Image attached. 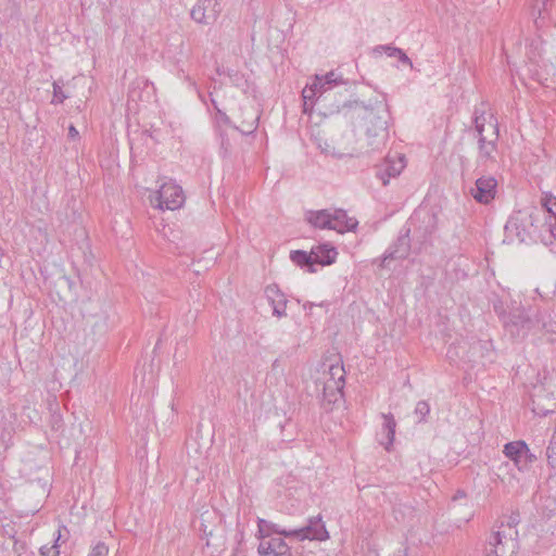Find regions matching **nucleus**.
Returning <instances> with one entry per match:
<instances>
[{"label": "nucleus", "instance_id": "nucleus-1", "mask_svg": "<svg viewBox=\"0 0 556 556\" xmlns=\"http://www.w3.org/2000/svg\"><path fill=\"white\" fill-rule=\"evenodd\" d=\"M345 384V370L338 361L336 363L324 362L318 370L316 387L323 392V400L328 403H337L342 397Z\"/></svg>", "mask_w": 556, "mask_h": 556}, {"label": "nucleus", "instance_id": "nucleus-2", "mask_svg": "<svg viewBox=\"0 0 556 556\" xmlns=\"http://www.w3.org/2000/svg\"><path fill=\"white\" fill-rule=\"evenodd\" d=\"M542 216H545L544 212L538 208L518 211L509 218L505 229L520 242H527L535 237L545 240L541 229Z\"/></svg>", "mask_w": 556, "mask_h": 556}, {"label": "nucleus", "instance_id": "nucleus-3", "mask_svg": "<svg viewBox=\"0 0 556 556\" xmlns=\"http://www.w3.org/2000/svg\"><path fill=\"white\" fill-rule=\"evenodd\" d=\"M305 219L314 228L336 230L339 233L353 231L358 225L356 218L348 216L340 208L308 211Z\"/></svg>", "mask_w": 556, "mask_h": 556}, {"label": "nucleus", "instance_id": "nucleus-4", "mask_svg": "<svg viewBox=\"0 0 556 556\" xmlns=\"http://www.w3.org/2000/svg\"><path fill=\"white\" fill-rule=\"evenodd\" d=\"M475 128L478 134L479 159L483 162L494 161L498 139L496 118L492 114H478L476 111Z\"/></svg>", "mask_w": 556, "mask_h": 556}, {"label": "nucleus", "instance_id": "nucleus-5", "mask_svg": "<svg viewBox=\"0 0 556 556\" xmlns=\"http://www.w3.org/2000/svg\"><path fill=\"white\" fill-rule=\"evenodd\" d=\"M519 548L518 530L509 526H496L491 532L485 548V556H516Z\"/></svg>", "mask_w": 556, "mask_h": 556}, {"label": "nucleus", "instance_id": "nucleus-6", "mask_svg": "<svg viewBox=\"0 0 556 556\" xmlns=\"http://www.w3.org/2000/svg\"><path fill=\"white\" fill-rule=\"evenodd\" d=\"M346 81L342 75L331 71L325 75H315L312 83L307 84L302 91L304 100V112L307 111V103L313 102L316 98H319L325 92L333 89L337 86L345 85Z\"/></svg>", "mask_w": 556, "mask_h": 556}, {"label": "nucleus", "instance_id": "nucleus-7", "mask_svg": "<svg viewBox=\"0 0 556 556\" xmlns=\"http://www.w3.org/2000/svg\"><path fill=\"white\" fill-rule=\"evenodd\" d=\"M270 531L271 535L278 534L283 535L286 538L293 536L299 540L323 541L328 538V532L325 528V525L321 522V518L319 516L311 518L307 526L294 530L281 529L278 525L271 522Z\"/></svg>", "mask_w": 556, "mask_h": 556}, {"label": "nucleus", "instance_id": "nucleus-8", "mask_svg": "<svg viewBox=\"0 0 556 556\" xmlns=\"http://www.w3.org/2000/svg\"><path fill=\"white\" fill-rule=\"evenodd\" d=\"M185 202V195L181 187L173 181L164 182L151 198V203L160 210H177Z\"/></svg>", "mask_w": 556, "mask_h": 556}, {"label": "nucleus", "instance_id": "nucleus-9", "mask_svg": "<svg viewBox=\"0 0 556 556\" xmlns=\"http://www.w3.org/2000/svg\"><path fill=\"white\" fill-rule=\"evenodd\" d=\"M551 382L535 386L532 397V412L539 416H546L556 410V386L552 389Z\"/></svg>", "mask_w": 556, "mask_h": 556}, {"label": "nucleus", "instance_id": "nucleus-10", "mask_svg": "<svg viewBox=\"0 0 556 556\" xmlns=\"http://www.w3.org/2000/svg\"><path fill=\"white\" fill-rule=\"evenodd\" d=\"M223 7L219 0H197L190 11L192 21L197 24L210 26L219 17Z\"/></svg>", "mask_w": 556, "mask_h": 556}, {"label": "nucleus", "instance_id": "nucleus-11", "mask_svg": "<svg viewBox=\"0 0 556 556\" xmlns=\"http://www.w3.org/2000/svg\"><path fill=\"white\" fill-rule=\"evenodd\" d=\"M518 318H522V329H519L518 320L509 319V321L506 323V329L513 337H525L530 332H536L547 328V324L544 321V318L540 313L534 316H530L525 311H518Z\"/></svg>", "mask_w": 556, "mask_h": 556}, {"label": "nucleus", "instance_id": "nucleus-12", "mask_svg": "<svg viewBox=\"0 0 556 556\" xmlns=\"http://www.w3.org/2000/svg\"><path fill=\"white\" fill-rule=\"evenodd\" d=\"M405 167L404 155L395 153L388 155L386 160L379 165L377 170L378 178L386 186L391 178L399 176Z\"/></svg>", "mask_w": 556, "mask_h": 556}, {"label": "nucleus", "instance_id": "nucleus-13", "mask_svg": "<svg viewBox=\"0 0 556 556\" xmlns=\"http://www.w3.org/2000/svg\"><path fill=\"white\" fill-rule=\"evenodd\" d=\"M496 186L497 181L494 177L482 176L476 180L470 193L477 202L486 204L494 199Z\"/></svg>", "mask_w": 556, "mask_h": 556}, {"label": "nucleus", "instance_id": "nucleus-14", "mask_svg": "<svg viewBox=\"0 0 556 556\" xmlns=\"http://www.w3.org/2000/svg\"><path fill=\"white\" fill-rule=\"evenodd\" d=\"M410 250L409 229L401 233L393 245H391L381 258L380 266L388 267L390 261L405 258Z\"/></svg>", "mask_w": 556, "mask_h": 556}, {"label": "nucleus", "instance_id": "nucleus-15", "mask_svg": "<svg viewBox=\"0 0 556 556\" xmlns=\"http://www.w3.org/2000/svg\"><path fill=\"white\" fill-rule=\"evenodd\" d=\"M378 119V130L372 132L371 128H366L367 146L371 151H380L382 148H384L389 137L387 114L383 113V115L379 116Z\"/></svg>", "mask_w": 556, "mask_h": 556}, {"label": "nucleus", "instance_id": "nucleus-16", "mask_svg": "<svg viewBox=\"0 0 556 556\" xmlns=\"http://www.w3.org/2000/svg\"><path fill=\"white\" fill-rule=\"evenodd\" d=\"M257 552L260 556H290V547L280 536L263 540L258 544Z\"/></svg>", "mask_w": 556, "mask_h": 556}, {"label": "nucleus", "instance_id": "nucleus-17", "mask_svg": "<svg viewBox=\"0 0 556 556\" xmlns=\"http://www.w3.org/2000/svg\"><path fill=\"white\" fill-rule=\"evenodd\" d=\"M265 295L273 307V315L282 318L287 316V296L277 285H269L265 289Z\"/></svg>", "mask_w": 556, "mask_h": 556}, {"label": "nucleus", "instance_id": "nucleus-18", "mask_svg": "<svg viewBox=\"0 0 556 556\" xmlns=\"http://www.w3.org/2000/svg\"><path fill=\"white\" fill-rule=\"evenodd\" d=\"M241 111V122L240 125L236 128L240 130L242 134L249 135L252 134L258 123V112L251 104H245L240 108Z\"/></svg>", "mask_w": 556, "mask_h": 556}, {"label": "nucleus", "instance_id": "nucleus-19", "mask_svg": "<svg viewBox=\"0 0 556 556\" xmlns=\"http://www.w3.org/2000/svg\"><path fill=\"white\" fill-rule=\"evenodd\" d=\"M528 452L529 447L523 441L509 442L504 446L505 456L513 460L519 470L523 469L522 460L523 456H528Z\"/></svg>", "mask_w": 556, "mask_h": 556}, {"label": "nucleus", "instance_id": "nucleus-20", "mask_svg": "<svg viewBox=\"0 0 556 556\" xmlns=\"http://www.w3.org/2000/svg\"><path fill=\"white\" fill-rule=\"evenodd\" d=\"M311 253L315 264L323 266L332 264L338 255L337 250L329 244L314 247Z\"/></svg>", "mask_w": 556, "mask_h": 556}, {"label": "nucleus", "instance_id": "nucleus-21", "mask_svg": "<svg viewBox=\"0 0 556 556\" xmlns=\"http://www.w3.org/2000/svg\"><path fill=\"white\" fill-rule=\"evenodd\" d=\"M382 417L384 420L382 432L386 434V441H381V444H383L386 450L389 451L394 441L396 422L391 414H383Z\"/></svg>", "mask_w": 556, "mask_h": 556}, {"label": "nucleus", "instance_id": "nucleus-22", "mask_svg": "<svg viewBox=\"0 0 556 556\" xmlns=\"http://www.w3.org/2000/svg\"><path fill=\"white\" fill-rule=\"evenodd\" d=\"M290 258L294 264H296L301 267L309 266L311 271H314L313 266L315 265V262L313 260L312 253L308 254L305 251L298 250V251L291 252Z\"/></svg>", "mask_w": 556, "mask_h": 556}, {"label": "nucleus", "instance_id": "nucleus-23", "mask_svg": "<svg viewBox=\"0 0 556 556\" xmlns=\"http://www.w3.org/2000/svg\"><path fill=\"white\" fill-rule=\"evenodd\" d=\"M377 50L384 51L389 56L399 58L400 62L403 64L408 65L409 67H413V63L410 59L407 56V54L400 48L391 47V46H379Z\"/></svg>", "mask_w": 556, "mask_h": 556}, {"label": "nucleus", "instance_id": "nucleus-24", "mask_svg": "<svg viewBox=\"0 0 556 556\" xmlns=\"http://www.w3.org/2000/svg\"><path fill=\"white\" fill-rule=\"evenodd\" d=\"M271 522L267 521L263 518H258L257 520V533L256 538L262 542L265 539L274 538L270 531Z\"/></svg>", "mask_w": 556, "mask_h": 556}, {"label": "nucleus", "instance_id": "nucleus-25", "mask_svg": "<svg viewBox=\"0 0 556 556\" xmlns=\"http://www.w3.org/2000/svg\"><path fill=\"white\" fill-rule=\"evenodd\" d=\"M383 113L387 114V118L389 117L388 111L386 109H382L379 112L369 111L365 117L367 127L371 128L372 132L378 130V117L382 116Z\"/></svg>", "mask_w": 556, "mask_h": 556}, {"label": "nucleus", "instance_id": "nucleus-26", "mask_svg": "<svg viewBox=\"0 0 556 556\" xmlns=\"http://www.w3.org/2000/svg\"><path fill=\"white\" fill-rule=\"evenodd\" d=\"M541 229L546 230L549 233V242L556 238V217L548 216L547 219L541 222Z\"/></svg>", "mask_w": 556, "mask_h": 556}, {"label": "nucleus", "instance_id": "nucleus-27", "mask_svg": "<svg viewBox=\"0 0 556 556\" xmlns=\"http://www.w3.org/2000/svg\"><path fill=\"white\" fill-rule=\"evenodd\" d=\"M547 462L549 466L556 469V435H553L546 450Z\"/></svg>", "mask_w": 556, "mask_h": 556}, {"label": "nucleus", "instance_id": "nucleus-28", "mask_svg": "<svg viewBox=\"0 0 556 556\" xmlns=\"http://www.w3.org/2000/svg\"><path fill=\"white\" fill-rule=\"evenodd\" d=\"M53 98H52V103H63L67 98L68 96L62 90V86L60 84V81H54L53 83Z\"/></svg>", "mask_w": 556, "mask_h": 556}, {"label": "nucleus", "instance_id": "nucleus-29", "mask_svg": "<svg viewBox=\"0 0 556 556\" xmlns=\"http://www.w3.org/2000/svg\"><path fill=\"white\" fill-rule=\"evenodd\" d=\"M430 413V406L427 402L420 401L417 403L415 407V415L418 418V421H421L425 419V417Z\"/></svg>", "mask_w": 556, "mask_h": 556}, {"label": "nucleus", "instance_id": "nucleus-30", "mask_svg": "<svg viewBox=\"0 0 556 556\" xmlns=\"http://www.w3.org/2000/svg\"><path fill=\"white\" fill-rule=\"evenodd\" d=\"M544 206L546 210L541 208L545 214V216H542V220L547 219L548 216L556 217V199H548Z\"/></svg>", "mask_w": 556, "mask_h": 556}, {"label": "nucleus", "instance_id": "nucleus-31", "mask_svg": "<svg viewBox=\"0 0 556 556\" xmlns=\"http://www.w3.org/2000/svg\"><path fill=\"white\" fill-rule=\"evenodd\" d=\"M88 556H109V547L99 542L92 547Z\"/></svg>", "mask_w": 556, "mask_h": 556}, {"label": "nucleus", "instance_id": "nucleus-32", "mask_svg": "<svg viewBox=\"0 0 556 556\" xmlns=\"http://www.w3.org/2000/svg\"><path fill=\"white\" fill-rule=\"evenodd\" d=\"M318 148L321 150L323 153L328 154V155H332V156H337V157H342L344 155L341 152H337L334 150V148H332L327 141L318 142Z\"/></svg>", "mask_w": 556, "mask_h": 556}, {"label": "nucleus", "instance_id": "nucleus-33", "mask_svg": "<svg viewBox=\"0 0 556 556\" xmlns=\"http://www.w3.org/2000/svg\"><path fill=\"white\" fill-rule=\"evenodd\" d=\"M40 554L41 556H58L60 554L59 545L56 542L51 546L43 545L40 547Z\"/></svg>", "mask_w": 556, "mask_h": 556}, {"label": "nucleus", "instance_id": "nucleus-34", "mask_svg": "<svg viewBox=\"0 0 556 556\" xmlns=\"http://www.w3.org/2000/svg\"><path fill=\"white\" fill-rule=\"evenodd\" d=\"M210 96H213V94H212V93H210ZM211 102H212V104H213L214 109H215V110L217 111V113L219 114L220 119H222V121H224L225 123H230L229 117H228L224 112H222V111L219 110V108L217 106V103H216V101H215V99H214L213 97H211Z\"/></svg>", "mask_w": 556, "mask_h": 556}, {"label": "nucleus", "instance_id": "nucleus-35", "mask_svg": "<svg viewBox=\"0 0 556 556\" xmlns=\"http://www.w3.org/2000/svg\"><path fill=\"white\" fill-rule=\"evenodd\" d=\"M518 522H519L518 515H511V516L508 517L507 522L502 521L498 526H509V525H511L514 527V529H517L516 526L518 525Z\"/></svg>", "mask_w": 556, "mask_h": 556}, {"label": "nucleus", "instance_id": "nucleus-36", "mask_svg": "<svg viewBox=\"0 0 556 556\" xmlns=\"http://www.w3.org/2000/svg\"><path fill=\"white\" fill-rule=\"evenodd\" d=\"M536 459L535 455L531 454L530 451L528 452V456H523L522 465L523 469L531 463H533Z\"/></svg>", "mask_w": 556, "mask_h": 556}, {"label": "nucleus", "instance_id": "nucleus-37", "mask_svg": "<svg viewBox=\"0 0 556 556\" xmlns=\"http://www.w3.org/2000/svg\"><path fill=\"white\" fill-rule=\"evenodd\" d=\"M78 135H79V134H78V130H77L73 125H71V126L68 127V137H70L71 139H76V138L78 137Z\"/></svg>", "mask_w": 556, "mask_h": 556}, {"label": "nucleus", "instance_id": "nucleus-38", "mask_svg": "<svg viewBox=\"0 0 556 556\" xmlns=\"http://www.w3.org/2000/svg\"><path fill=\"white\" fill-rule=\"evenodd\" d=\"M393 556H407L406 549H405V548H399V549L393 554Z\"/></svg>", "mask_w": 556, "mask_h": 556}, {"label": "nucleus", "instance_id": "nucleus-39", "mask_svg": "<svg viewBox=\"0 0 556 556\" xmlns=\"http://www.w3.org/2000/svg\"><path fill=\"white\" fill-rule=\"evenodd\" d=\"M509 319L518 320L519 321V326L518 327H519V329H522V318L521 319L518 318V312L515 313Z\"/></svg>", "mask_w": 556, "mask_h": 556}, {"label": "nucleus", "instance_id": "nucleus-40", "mask_svg": "<svg viewBox=\"0 0 556 556\" xmlns=\"http://www.w3.org/2000/svg\"><path fill=\"white\" fill-rule=\"evenodd\" d=\"M227 75H228L231 79H232V77H233V76H237V74H236V73H232V72H230V71H228V72H227Z\"/></svg>", "mask_w": 556, "mask_h": 556}, {"label": "nucleus", "instance_id": "nucleus-41", "mask_svg": "<svg viewBox=\"0 0 556 556\" xmlns=\"http://www.w3.org/2000/svg\"><path fill=\"white\" fill-rule=\"evenodd\" d=\"M546 1H547V0H543V5H544V7L546 5Z\"/></svg>", "mask_w": 556, "mask_h": 556}, {"label": "nucleus", "instance_id": "nucleus-42", "mask_svg": "<svg viewBox=\"0 0 556 556\" xmlns=\"http://www.w3.org/2000/svg\"><path fill=\"white\" fill-rule=\"evenodd\" d=\"M553 435H556V428H555V431H554V434Z\"/></svg>", "mask_w": 556, "mask_h": 556}]
</instances>
